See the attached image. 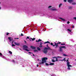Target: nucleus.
<instances>
[{"label":"nucleus","mask_w":76,"mask_h":76,"mask_svg":"<svg viewBox=\"0 0 76 76\" xmlns=\"http://www.w3.org/2000/svg\"><path fill=\"white\" fill-rule=\"evenodd\" d=\"M48 59L47 58H42V62H40L39 63V64H44V63L47 62V60Z\"/></svg>","instance_id":"f257e3e1"},{"label":"nucleus","mask_w":76,"mask_h":76,"mask_svg":"<svg viewBox=\"0 0 76 76\" xmlns=\"http://www.w3.org/2000/svg\"><path fill=\"white\" fill-rule=\"evenodd\" d=\"M8 39L9 40H10V42H12L11 43L12 44V47H15L16 45H15L13 44V42H14L15 41V40H13V38H11L10 37H9Z\"/></svg>","instance_id":"f03ea898"},{"label":"nucleus","mask_w":76,"mask_h":76,"mask_svg":"<svg viewBox=\"0 0 76 76\" xmlns=\"http://www.w3.org/2000/svg\"><path fill=\"white\" fill-rule=\"evenodd\" d=\"M49 48H47V47L43 49V50H42L43 53H45V54H47L48 51L47 50H49Z\"/></svg>","instance_id":"7ed1b4c3"},{"label":"nucleus","mask_w":76,"mask_h":76,"mask_svg":"<svg viewBox=\"0 0 76 76\" xmlns=\"http://www.w3.org/2000/svg\"><path fill=\"white\" fill-rule=\"evenodd\" d=\"M23 50H25L26 51L28 52L30 51L29 50H28L27 49H26L28 48V46H26V45H24L23 46Z\"/></svg>","instance_id":"20e7f679"},{"label":"nucleus","mask_w":76,"mask_h":76,"mask_svg":"<svg viewBox=\"0 0 76 76\" xmlns=\"http://www.w3.org/2000/svg\"><path fill=\"white\" fill-rule=\"evenodd\" d=\"M54 44H55L54 45H53V47H54V46H56V47H55V49H57L58 47V44H61V42H59V43H56V42H54Z\"/></svg>","instance_id":"39448f33"},{"label":"nucleus","mask_w":76,"mask_h":76,"mask_svg":"<svg viewBox=\"0 0 76 76\" xmlns=\"http://www.w3.org/2000/svg\"><path fill=\"white\" fill-rule=\"evenodd\" d=\"M59 48V51L60 52H62L63 51V49L62 48H64V49H66V46H60Z\"/></svg>","instance_id":"423d86ee"},{"label":"nucleus","mask_w":76,"mask_h":76,"mask_svg":"<svg viewBox=\"0 0 76 76\" xmlns=\"http://www.w3.org/2000/svg\"><path fill=\"white\" fill-rule=\"evenodd\" d=\"M53 59L52 60V62H55V61H58V58L57 57H53Z\"/></svg>","instance_id":"0eeeda50"},{"label":"nucleus","mask_w":76,"mask_h":76,"mask_svg":"<svg viewBox=\"0 0 76 76\" xmlns=\"http://www.w3.org/2000/svg\"><path fill=\"white\" fill-rule=\"evenodd\" d=\"M68 2L69 3H72V2H73V0H68Z\"/></svg>","instance_id":"6e6552de"},{"label":"nucleus","mask_w":76,"mask_h":76,"mask_svg":"<svg viewBox=\"0 0 76 76\" xmlns=\"http://www.w3.org/2000/svg\"><path fill=\"white\" fill-rule=\"evenodd\" d=\"M42 43L41 42H40V45L39 46V47H40V48H42V47H43V46H42Z\"/></svg>","instance_id":"1a4fd4ad"},{"label":"nucleus","mask_w":76,"mask_h":76,"mask_svg":"<svg viewBox=\"0 0 76 76\" xmlns=\"http://www.w3.org/2000/svg\"><path fill=\"white\" fill-rule=\"evenodd\" d=\"M14 44H15V45H18V46H19V45H20V44H19V43H16V42H14Z\"/></svg>","instance_id":"9d476101"},{"label":"nucleus","mask_w":76,"mask_h":76,"mask_svg":"<svg viewBox=\"0 0 76 76\" xmlns=\"http://www.w3.org/2000/svg\"><path fill=\"white\" fill-rule=\"evenodd\" d=\"M66 63H67V65H69V64H70V62H69V60H66Z\"/></svg>","instance_id":"9b49d317"},{"label":"nucleus","mask_w":76,"mask_h":76,"mask_svg":"<svg viewBox=\"0 0 76 76\" xmlns=\"http://www.w3.org/2000/svg\"><path fill=\"white\" fill-rule=\"evenodd\" d=\"M0 57H4V56L3 55L2 53H0Z\"/></svg>","instance_id":"f8f14e48"},{"label":"nucleus","mask_w":76,"mask_h":76,"mask_svg":"<svg viewBox=\"0 0 76 76\" xmlns=\"http://www.w3.org/2000/svg\"><path fill=\"white\" fill-rule=\"evenodd\" d=\"M31 47L32 49H35V48H35V47L33 46H31Z\"/></svg>","instance_id":"ddd939ff"},{"label":"nucleus","mask_w":76,"mask_h":76,"mask_svg":"<svg viewBox=\"0 0 76 76\" xmlns=\"http://www.w3.org/2000/svg\"><path fill=\"white\" fill-rule=\"evenodd\" d=\"M48 43L50 44V42L48 41L47 42H45V44H48Z\"/></svg>","instance_id":"4468645a"},{"label":"nucleus","mask_w":76,"mask_h":76,"mask_svg":"<svg viewBox=\"0 0 76 76\" xmlns=\"http://www.w3.org/2000/svg\"><path fill=\"white\" fill-rule=\"evenodd\" d=\"M51 10L53 11H56L57 10L56 9H51Z\"/></svg>","instance_id":"2eb2a0df"},{"label":"nucleus","mask_w":76,"mask_h":76,"mask_svg":"<svg viewBox=\"0 0 76 76\" xmlns=\"http://www.w3.org/2000/svg\"><path fill=\"white\" fill-rule=\"evenodd\" d=\"M62 5H63V4L62 3L60 4L59 5V8H60V7H61V6H62Z\"/></svg>","instance_id":"dca6fc26"},{"label":"nucleus","mask_w":76,"mask_h":76,"mask_svg":"<svg viewBox=\"0 0 76 76\" xmlns=\"http://www.w3.org/2000/svg\"><path fill=\"white\" fill-rule=\"evenodd\" d=\"M72 8H73L72 7L69 6V9L70 10H71V9H72Z\"/></svg>","instance_id":"f3484780"},{"label":"nucleus","mask_w":76,"mask_h":76,"mask_svg":"<svg viewBox=\"0 0 76 76\" xmlns=\"http://www.w3.org/2000/svg\"><path fill=\"white\" fill-rule=\"evenodd\" d=\"M63 56H65V57H69V56L67 55H66L65 54H63Z\"/></svg>","instance_id":"a211bd4d"},{"label":"nucleus","mask_w":76,"mask_h":76,"mask_svg":"<svg viewBox=\"0 0 76 76\" xmlns=\"http://www.w3.org/2000/svg\"><path fill=\"white\" fill-rule=\"evenodd\" d=\"M59 19L62 20L63 21H65V19L62 18H60Z\"/></svg>","instance_id":"6ab92c4d"},{"label":"nucleus","mask_w":76,"mask_h":76,"mask_svg":"<svg viewBox=\"0 0 76 76\" xmlns=\"http://www.w3.org/2000/svg\"><path fill=\"white\" fill-rule=\"evenodd\" d=\"M47 48H49V50H51V48H50L49 47H48V44L47 45Z\"/></svg>","instance_id":"aec40b11"},{"label":"nucleus","mask_w":76,"mask_h":76,"mask_svg":"<svg viewBox=\"0 0 76 76\" xmlns=\"http://www.w3.org/2000/svg\"><path fill=\"white\" fill-rule=\"evenodd\" d=\"M37 49L39 51H40L41 50V49L39 48V47H38L37 48Z\"/></svg>","instance_id":"412c9836"},{"label":"nucleus","mask_w":76,"mask_h":76,"mask_svg":"<svg viewBox=\"0 0 76 76\" xmlns=\"http://www.w3.org/2000/svg\"><path fill=\"white\" fill-rule=\"evenodd\" d=\"M54 63H50V64H49V65H51V66H52V65H54Z\"/></svg>","instance_id":"4be33fe9"},{"label":"nucleus","mask_w":76,"mask_h":76,"mask_svg":"<svg viewBox=\"0 0 76 76\" xmlns=\"http://www.w3.org/2000/svg\"><path fill=\"white\" fill-rule=\"evenodd\" d=\"M30 39H32V41H34L35 40V38H34L33 39L31 38Z\"/></svg>","instance_id":"5701e85b"},{"label":"nucleus","mask_w":76,"mask_h":76,"mask_svg":"<svg viewBox=\"0 0 76 76\" xmlns=\"http://www.w3.org/2000/svg\"><path fill=\"white\" fill-rule=\"evenodd\" d=\"M76 4V2H73L72 3V5Z\"/></svg>","instance_id":"b1692460"},{"label":"nucleus","mask_w":76,"mask_h":76,"mask_svg":"<svg viewBox=\"0 0 76 76\" xmlns=\"http://www.w3.org/2000/svg\"><path fill=\"white\" fill-rule=\"evenodd\" d=\"M66 60V58H64V59H63L61 60V61H64H64H66V60Z\"/></svg>","instance_id":"393cba45"},{"label":"nucleus","mask_w":76,"mask_h":76,"mask_svg":"<svg viewBox=\"0 0 76 76\" xmlns=\"http://www.w3.org/2000/svg\"><path fill=\"white\" fill-rule=\"evenodd\" d=\"M39 41H42V40H41V39H39L38 40V42H39Z\"/></svg>","instance_id":"a878e982"},{"label":"nucleus","mask_w":76,"mask_h":76,"mask_svg":"<svg viewBox=\"0 0 76 76\" xmlns=\"http://www.w3.org/2000/svg\"><path fill=\"white\" fill-rule=\"evenodd\" d=\"M68 67H72V65H71L69 64V65H67Z\"/></svg>","instance_id":"bb28decb"},{"label":"nucleus","mask_w":76,"mask_h":76,"mask_svg":"<svg viewBox=\"0 0 76 76\" xmlns=\"http://www.w3.org/2000/svg\"><path fill=\"white\" fill-rule=\"evenodd\" d=\"M9 53H10V54H12V52L10 51H9Z\"/></svg>","instance_id":"cd10ccee"},{"label":"nucleus","mask_w":76,"mask_h":76,"mask_svg":"<svg viewBox=\"0 0 76 76\" xmlns=\"http://www.w3.org/2000/svg\"><path fill=\"white\" fill-rule=\"evenodd\" d=\"M34 52H38V50H34Z\"/></svg>","instance_id":"c85d7f7f"},{"label":"nucleus","mask_w":76,"mask_h":76,"mask_svg":"<svg viewBox=\"0 0 76 76\" xmlns=\"http://www.w3.org/2000/svg\"><path fill=\"white\" fill-rule=\"evenodd\" d=\"M45 64L46 66H49V65H50V64H48L47 63H46Z\"/></svg>","instance_id":"c756f323"},{"label":"nucleus","mask_w":76,"mask_h":76,"mask_svg":"<svg viewBox=\"0 0 76 76\" xmlns=\"http://www.w3.org/2000/svg\"><path fill=\"white\" fill-rule=\"evenodd\" d=\"M68 31H69V32H72V30H71L69 29H68Z\"/></svg>","instance_id":"7c9ffc66"},{"label":"nucleus","mask_w":76,"mask_h":76,"mask_svg":"<svg viewBox=\"0 0 76 76\" xmlns=\"http://www.w3.org/2000/svg\"><path fill=\"white\" fill-rule=\"evenodd\" d=\"M44 15V13L41 14V15L42 16H43Z\"/></svg>","instance_id":"2f4dec72"},{"label":"nucleus","mask_w":76,"mask_h":76,"mask_svg":"<svg viewBox=\"0 0 76 76\" xmlns=\"http://www.w3.org/2000/svg\"><path fill=\"white\" fill-rule=\"evenodd\" d=\"M29 39V37H27V38H26V39Z\"/></svg>","instance_id":"473e14b6"},{"label":"nucleus","mask_w":76,"mask_h":76,"mask_svg":"<svg viewBox=\"0 0 76 76\" xmlns=\"http://www.w3.org/2000/svg\"><path fill=\"white\" fill-rule=\"evenodd\" d=\"M61 45H65V43H64V44H61Z\"/></svg>","instance_id":"72a5a7b5"},{"label":"nucleus","mask_w":76,"mask_h":76,"mask_svg":"<svg viewBox=\"0 0 76 76\" xmlns=\"http://www.w3.org/2000/svg\"><path fill=\"white\" fill-rule=\"evenodd\" d=\"M29 40H30V41H32V39H29Z\"/></svg>","instance_id":"f704fd0d"},{"label":"nucleus","mask_w":76,"mask_h":76,"mask_svg":"<svg viewBox=\"0 0 76 76\" xmlns=\"http://www.w3.org/2000/svg\"><path fill=\"white\" fill-rule=\"evenodd\" d=\"M68 70H70V67H68Z\"/></svg>","instance_id":"c9c22d12"},{"label":"nucleus","mask_w":76,"mask_h":76,"mask_svg":"<svg viewBox=\"0 0 76 76\" xmlns=\"http://www.w3.org/2000/svg\"><path fill=\"white\" fill-rule=\"evenodd\" d=\"M52 7L51 6H50L48 7V8H50V7Z\"/></svg>","instance_id":"e433bc0d"},{"label":"nucleus","mask_w":76,"mask_h":76,"mask_svg":"<svg viewBox=\"0 0 76 76\" xmlns=\"http://www.w3.org/2000/svg\"><path fill=\"white\" fill-rule=\"evenodd\" d=\"M50 45H53V43H50Z\"/></svg>","instance_id":"4c0bfd02"},{"label":"nucleus","mask_w":76,"mask_h":76,"mask_svg":"<svg viewBox=\"0 0 76 76\" xmlns=\"http://www.w3.org/2000/svg\"><path fill=\"white\" fill-rule=\"evenodd\" d=\"M74 19H75V20H76V17H74L73 18Z\"/></svg>","instance_id":"58836bf2"},{"label":"nucleus","mask_w":76,"mask_h":76,"mask_svg":"<svg viewBox=\"0 0 76 76\" xmlns=\"http://www.w3.org/2000/svg\"><path fill=\"white\" fill-rule=\"evenodd\" d=\"M9 34V33H7V35H8Z\"/></svg>","instance_id":"ea45409f"},{"label":"nucleus","mask_w":76,"mask_h":76,"mask_svg":"<svg viewBox=\"0 0 76 76\" xmlns=\"http://www.w3.org/2000/svg\"><path fill=\"white\" fill-rule=\"evenodd\" d=\"M67 24H69V23H70V22H69V21H68V22H67Z\"/></svg>","instance_id":"a19ab883"},{"label":"nucleus","mask_w":76,"mask_h":76,"mask_svg":"<svg viewBox=\"0 0 76 76\" xmlns=\"http://www.w3.org/2000/svg\"><path fill=\"white\" fill-rule=\"evenodd\" d=\"M21 36H23V34L22 33L21 34Z\"/></svg>","instance_id":"79ce46f5"},{"label":"nucleus","mask_w":76,"mask_h":76,"mask_svg":"<svg viewBox=\"0 0 76 76\" xmlns=\"http://www.w3.org/2000/svg\"><path fill=\"white\" fill-rule=\"evenodd\" d=\"M64 2H66V1H67V0H64Z\"/></svg>","instance_id":"37998d69"},{"label":"nucleus","mask_w":76,"mask_h":76,"mask_svg":"<svg viewBox=\"0 0 76 76\" xmlns=\"http://www.w3.org/2000/svg\"><path fill=\"white\" fill-rule=\"evenodd\" d=\"M72 28H75V26H72Z\"/></svg>","instance_id":"c03bdc74"},{"label":"nucleus","mask_w":76,"mask_h":76,"mask_svg":"<svg viewBox=\"0 0 76 76\" xmlns=\"http://www.w3.org/2000/svg\"><path fill=\"white\" fill-rule=\"evenodd\" d=\"M16 57H19V56H16Z\"/></svg>","instance_id":"a18cd8bd"},{"label":"nucleus","mask_w":76,"mask_h":76,"mask_svg":"<svg viewBox=\"0 0 76 76\" xmlns=\"http://www.w3.org/2000/svg\"><path fill=\"white\" fill-rule=\"evenodd\" d=\"M12 61L13 62H14V63H15V60H12Z\"/></svg>","instance_id":"49530a36"},{"label":"nucleus","mask_w":76,"mask_h":76,"mask_svg":"<svg viewBox=\"0 0 76 76\" xmlns=\"http://www.w3.org/2000/svg\"><path fill=\"white\" fill-rule=\"evenodd\" d=\"M15 39H19V38H15Z\"/></svg>","instance_id":"de8ad7c7"},{"label":"nucleus","mask_w":76,"mask_h":76,"mask_svg":"<svg viewBox=\"0 0 76 76\" xmlns=\"http://www.w3.org/2000/svg\"><path fill=\"white\" fill-rule=\"evenodd\" d=\"M39 65H38V64H37V67H39Z\"/></svg>","instance_id":"09e8293b"},{"label":"nucleus","mask_w":76,"mask_h":76,"mask_svg":"<svg viewBox=\"0 0 76 76\" xmlns=\"http://www.w3.org/2000/svg\"><path fill=\"white\" fill-rule=\"evenodd\" d=\"M28 53H29V54H31V53H31L30 52H29Z\"/></svg>","instance_id":"8fccbe9b"},{"label":"nucleus","mask_w":76,"mask_h":76,"mask_svg":"<svg viewBox=\"0 0 76 76\" xmlns=\"http://www.w3.org/2000/svg\"><path fill=\"white\" fill-rule=\"evenodd\" d=\"M36 42H38V41L36 40Z\"/></svg>","instance_id":"3c124183"},{"label":"nucleus","mask_w":76,"mask_h":76,"mask_svg":"<svg viewBox=\"0 0 76 76\" xmlns=\"http://www.w3.org/2000/svg\"><path fill=\"white\" fill-rule=\"evenodd\" d=\"M57 57H61L58 56H57Z\"/></svg>","instance_id":"603ef678"},{"label":"nucleus","mask_w":76,"mask_h":76,"mask_svg":"<svg viewBox=\"0 0 76 76\" xmlns=\"http://www.w3.org/2000/svg\"><path fill=\"white\" fill-rule=\"evenodd\" d=\"M24 41L26 43V41Z\"/></svg>","instance_id":"864d4df0"},{"label":"nucleus","mask_w":76,"mask_h":76,"mask_svg":"<svg viewBox=\"0 0 76 76\" xmlns=\"http://www.w3.org/2000/svg\"><path fill=\"white\" fill-rule=\"evenodd\" d=\"M33 56H35V55H34V54H33Z\"/></svg>","instance_id":"5fc2aeb1"},{"label":"nucleus","mask_w":76,"mask_h":76,"mask_svg":"<svg viewBox=\"0 0 76 76\" xmlns=\"http://www.w3.org/2000/svg\"><path fill=\"white\" fill-rule=\"evenodd\" d=\"M1 9V7H0V10Z\"/></svg>","instance_id":"6e6d98bb"},{"label":"nucleus","mask_w":76,"mask_h":76,"mask_svg":"<svg viewBox=\"0 0 76 76\" xmlns=\"http://www.w3.org/2000/svg\"><path fill=\"white\" fill-rule=\"evenodd\" d=\"M72 41H73H73H74V40H73Z\"/></svg>","instance_id":"4d7b16f0"},{"label":"nucleus","mask_w":76,"mask_h":76,"mask_svg":"<svg viewBox=\"0 0 76 76\" xmlns=\"http://www.w3.org/2000/svg\"><path fill=\"white\" fill-rule=\"evenodd\" d=\"M54 57H55V56H54Z\"/></svg>","instance_id":"13d9d810"},{"label":"nucleus","mask_w":76,"mask_h":76,"mask_svg":"<svg viewBox=\"0 0 76 76\" xmlns=\"http://www.w3.org/2000/svg\"><path fill=\"white\" fill-rule=\"evenodd\" d=\"M75 60L76 61V59H75Z\"/></svg>","instance_id":"bf43d9fd"},{"label":"nucleus","mask_w":76,"mask_h":76,"mask_svg":"<svg viewBox=\"0 0 76 76\" xmlns=\"http://www.w3.org/2000/svg\"><path fill=\"white\" fill-rule=\"evenodd\" d=\"M1 3V2H0V4Z\"/></svg>","instance_id":"052dcab7"},{"label":"nucleus","mask_w":76,"mask_h":76,"mask_svg":"<svg viewBox=\"0 0 76 76\" xmlns=\"http://www.w3.org/2000/svg\"><path fill=\"white\" fill-rule=\"evenodd\" d=\"M38 60H39V59H38Z\"/></svg>","instance_id":"680f3d73"},{"label":"nucleus","mask_w":76,"mask_h":76,"mask_svg":"<svg viewBox=\"0 0 76 76\" xmlns=\"http://www.w3.org/2000/svg\"><path fill=\"white\" fill-rule=\"evenodd\" d=\"M58 58H60V57Z\"/></svg>","instance_id":"e2e57ef3"},{"label":"nucleus","mask_w":76,"mask_h":76,"mask_svg":"<svg viewBox=\"0 0 76 76\" xmlns=\"http://www.w3.org/2000/svg\"><path fill=\"white\" fill-rule=\"evenodd\" d=\"M40 61H41V60H40Z\"/></svg>","instance_id":"0e129e2a"}]
</instances>
